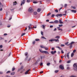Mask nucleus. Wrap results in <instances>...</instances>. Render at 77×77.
<instances>
[{"label":"nucleus","mask_w":77,"mask_h":77,"mask_svg":"<svg viewBox=\"0 0 77 77\" xmlns=\"http://www.w3.org/2000/svg\"><path fill=\"white\" fill-rule=\"evenodd\" d=\"M73 69L75 71L77 72V63H74L73 65Z\"/></svg>","instance_id":"1"},{"label":"nucleus","mask_w":77,"mask_h":77,"mask_svg":"<svg viewBox=\"0 0 77 77\" xmlns=\"http://www.w3.org/2000/svg\"><path fill=\"white\" fill-rule=\"evenodd\" d=\"M74 43H75V42H72L70 44L68 45L67 46H69V45H70L69 47V48H72V45L74 44Z\"/></svg>","instance_id":"2"},{"label":"nucleus","mask_w":77,"mask_h":77,"mask_svg":"<svg viewBox=\"0 0 77 77\" xmlns=\"http://www.w3.org/2000/svg\"><path fill=\"white\" fill-rule=\"evenodd\" d=\"M29 12L32 13V12H33V10L32 8H30L29 9Z\"/></svg>","instance_id":"3"},{"label":"nucleus","mask_w":77,"mask_h":77,"mask_svg":"<svg viewBox=\"0 0 77 77\" xmlns=\"http://www.w3.org/2000/svg\"><path fill=\"white\" fill-rule=\"evenodd\" d=\"M25 1H26V0H23V1H21V3L20 5L21 6H22L23 5H24L25 3Z\"/></svg>","instance_id":"4"},{"label":"nucleus","mask_w":77,"mask_h":77,"mask_svg":"<svg viewBox=\"0 0 77 77\" xmlns=\"http://www.w3.org/2000/svg\"><path fill=\"white\" fill-rule=\"evenodd\" d=\"M56 16L57 17H62V14H57L56 15Z\"/></svg>","instance_id":"5"},{"label":"nucleus","mask_w":77,"mask_h":77,"mask_svg":"<svg viewBox=\"0 0 77 77\" xmlns=\"http://www.w3.org/2000/svg\"><path fill=\"white\" fill-rule=\"evenodd\" d=\"M59 67L60 68V69H64V67H63V66H62V65H61Z\"/></svg>","instance_id":"6"},{"label":"nucleus","mask_w":77,"mask_h":77,"mask_svg":"<svg viewBox=\"0 0 77 77\" xmlns=\"http://www.w3.org/2000/svg\"><path fill=\"white\" fill-rule=\"evenodd\" d=\"M70 11H71V12H72L73 13H76V12H77V11H76V10H70Z\"/></svg>","instance_id":"7"},{"label":"nucleus","mask_w":77,"mask_h":77,"mask_svg":"<svg viewBox=\"0 0 77 77\" xmlns=\"http://www.w3.org/2000/svg\"><path fill=\"white\" fill-rule=\"evenodd\" d=\"M43 53L45 54H49V53L47 51H43Z\"/></svg>","instance_id":"8"},{"label":"nucleus","mask_w":77,"mask_h":77,"mask_svg":"<svg viewBox=\"0 0 77 77\" xmlns=\"http://www.w3.org/2000/svg\"><path fill=\"white\" fill-rule=\"evenodd\" d=\"M29 71H30V69H28L27 71H26L25 73V74H27Z\"/></svg>","instance_id":"9"},{"label":"nucleus","mask_w":77,"mask_h":77,"mask_svg":"<svg viewBox=\"0 0 77 77\" xmlns=\"http://www.w3.org/2000/svg\"><path fill=\"white\" fill-rule=\"evenodd\" d=\"M69 52L67 54L66 57H67L68 59H69Z\"/></svg>","instance_id":"10"},{"label":"nucleus","mask_w":77,"mask_h":77,"mask_svg":"<svg viewBox=\"0 0 77 77\" xmlns=\"http://www.w3.org/2000/svg\"><path fill=\"white\" fill-rule=\"evenodd\" d=\"M59 22L60 24H63V23L62 21V20H61V19H60L59 20Z\"/></svg>","instance_id":"11"},{"label":"nucleus","mask_w":77,"mask_h":77,"mask_svg":"<svg viewBox=\"0 0 77 77\" xmlns=\"http://www.w3.org/2000/svg\"><path fill=\"white\" fill-rule=\"evenodd\" d=\"M17 5V1H15L14 2H13V5Z\"/></svg>","instance_id":"12"},{"label":"nucleus","mask_w":77,"mask_h":77,"mask_svg":"<svg viewBox=\"0 0 77 77\" xmlns=\"http://www.w3.org/2000/svg\"><path fill=\"white\" fill-rule=\"evenodd\" d=\"M54 22L55 24H57V23H59V21H58V20H56L54 21Z\"/></svg>","instance_id":"13"},{"label":"nucleus","mask_w":77,"mask_h":77,"mask_svg":"<svg viewBox=\"0 0 77 77\" xmlns=\"http://www.w3.org/2000/svg\"><path fill=\"white\" fill-rule=\"evenodd\" d=\"M56 48H59V49L60 50H62V48H60V47L58 46H56Z\"/></svg>","instance_id":"14"},{"label":"nucleus","mask_w":77,"mask_h":77,"mask_svg":"<svg viewBox=\"0 0 77 77\" xmlns=\"http://www.w3.org/2000/svg\"><path fill=\"white\" fill-rule=\"evenodd\" d=\"M71 7L73 9H76V7L75 6H71Z\"/></svg>","instance_id":"15"},{"label":"nucleus","mask_w":77,"mask_h":77,"mask_svg":"<svg viewBox=\"0 0 77 77\" xmlns=\"http://www.w3.org/2000/svg\"><path fill=\"white\" fill-rule=\"evenodd\" d=\"M35 41H39L40 40L38 38H36L35 39Z\"/></svg>","instance_id":"16"},{"label":"nucleus","mask_w":77,"mask_h":77,"mask_svg":"<svg viewBox=\"0 0 77 77\" xmlns=\"http://www.w3.org/2000/svg\"><path fill=\"white\" fill-rule=\"evenodd\" d=\"M67 5H67V4H65L64 5V7L65 8H66V7L67 6Z\"/></svg>","instance_id":"17"},{"label":"nucleus","mask_w":77,"mask_h":77,"mask_svg":"<svg viewBox=\"0 0 77 77\" xmlns=\"http://www.w3.org/2000/svg\"><path fill=\"white\" fill-rule=\"evenodd\" d=\"M40 47H41V48H45V47H44L43 45H41L40 46Z\"/></svg>","instance_id":"18"},{"label":"nucleus","mask_w":77,"mask_h":77,"mask_svg":"<svg viewBox=\"0 0 77 77\" xmlns=\"http://www.w3.org/2000/svg\"><path fill=\"white\" fill-rule=\"evenodd\" d=\"M40 11H41V9H40V8L38 9L37 10V12H40Z\"/></svg>","instance_id":"19"},{"label":"nucleus","mask_w":77,"mask_h":77,"mask_svg":"<svg viewBox=\"0 0 77 77\" xmlns=\"http://www.w3.org/2000/svg\"><path fill=\"white\" fill-rule=\"evenodd\" d=\"M55 38H57V39H59L60 38V37L59 36H57L55 37Z\"/></svg>","instance_id":"20"},{"label":"nucleus","mask_w":77,"mask_h":77,"mask_svg":"<svg viewBox=\"0 0 77 77\" xmlns=\"http://www.w3.org/2000/svg\"><path fill=\"white\" fill-rule=\"evenodd\" d=\"M41 38H42L43 39H47V38H45V37H44V36H42Z\"/></svg>","instance_id":"21"},{"label":"nucleus","mask_w":77,"mask_h":77,"mask_svg":"<svg viewBox=\"0 0 77 77\" xmlns=\"http://www.w3.org/2000/svg\"><path fill=\"white\" fill-rule=\"evenodd\" d=\"M15 72H13L11 73V75H14V74H15Z\"/></svg>","instance_id":"22"},{"label":"nucleus","mask_w":77,"mask_h":77,"mask_svg":"<svg viewBox=\"0 0 77 77\" xmlns=\"http://www.w3.org/2000/svg\"><path fill=\"white\" fill-rule=\"evenodd\" d=\"M28 54V53H27V52H26L25 54V56H27Z\"/></svg>","instance_id":"23"},{"label":"nucleus","mask_w":77,"mask_h":77,"mask_svg":"<svg viewBox=\"0 0 77 77\" xmlns=\"http://www.w3.org/2000/svg\"><path fill=\"white\" fill-rule=\"evenodd\" d=\"M26 35V33H23L22 34L21 36H24V35Z\"/></svg>","instance_id":"24"},{"label":"nucleus","mask_w":77,"mask_h":77,"mask_svg":"<svg viewBox=\"0 0 77 77\" xmlns=\"http://www.w3.org/2000/svg\"><path fill=\"white\" fill-rule=\"evenodd\" d=\"M74 53H72L71 55V57H73V56H74Z\"/></svg>","instance_id":"25"},{"label":"nucleus","mask_w":77,"mask_h":77,"mask_svg":"<svg viewBox=\"0 0 77 77\" xmlns=\"http://www.w3.org/2000/svg\"><path fill=\"white\" fill-rule=\"evenodd\" d=\"M50 65V63H48L47 64V66H49Z\"/></svg>","instance_id":"26"},{"label":"nucleus","mask_w":77,"mask_h":77,"mask_svg":"<svg viewBox=\"0 0 77 77\" xmlns=\"http://www.w3.org/2000/svg\"><path fill=\"white\" fill-rule=\"evenodd\" d=\"M71 68H70V67H67V69H68V70H69Z\"/></svg>","instance_id":"27"},{"label":"nucleus","mask_w":77,"mask_h":77,"mask_svg":"<svg viewBox=\"0 0 77 77\" xmlns=\"http://www.w3.org/2000/svg\"><path fill=\"white\" fill-rule=\"evenodd\" d=\"M58 72H59V70H56L55 71V73H57Z\"/></svg>","instance_id":"28"},{"label":"nucleus","mask_w":77,"mask_h":77,"mask_svg":"<svg viewBox=\"0 0 77 77\" xmlns=\"http://www.w3.org/2000/svg\"><path fill=\"white\" fill-rule=\"evenodd\" d=\"M54 41V39H51L49 40V42L50 41L51 42H52V41Z\"/></svg>","instance_id":"29"},{"label":"nucleus","mask_w":77,"mask_h":77,"mask_svg":"<svg viewBox=\"0 0 77 77\" xmlns=\"http://www.w3.org/2000/svg\"><path fill=\"white\" fill-rule=\"evenodd\" d=\"M34 15H36L37 14V12H34Z\"/></svg>","instance_id":"30"},{"label":"nucleus","mask_w":77,"mask_h":77,"mask_svg":"<svg viewBox=\"0 0 77 77\" xmlns=\"http://www.w3.org/2000/svg\"><path fill=\"white\" fill-rule=\"evenodd\" d=\"M33 3L35 4L36 3H38V2H36V1H34L33 2Z\"/></svg>","instance_id":"31"},{"label":"nucleus","mask_w":77,"mask_h":77,"mask_svg":"<svg viewBox=\"0 0 77 77\" xmlns=\"http://www.w3.org/2000/svg\"><path fill=\"white\" fill-rule=\"evenodd\" d=\"M51 14V13H48V14L47 15V16H49V15H50Z\"/></svg>","instance_id":"32"},{"label":"nucleus","mask_w":77,"mask_h":77,"mask_svg":"<svg viewBox=\"0 0 77 77\" xmlns=\"http://www.w3.org/2000/svg\"><path fill=\"white\" fill-rule=\"evenodd\" d=\"M3 39H4V38H2V37H0V40H2Z\"/></svg>","instance_id":"33"},{"label":"nucleus","mask_w":77,"mask_h":77,"mask_svg":"<svg viewBox=\"0 0 77 77\" xmlns=\"http://www.w3.org/2000/svg\"><path fill=\"white\" fill-rule=\"evenodd\" d=\"M42 27H43V29H45V25H43L42 26Z\"/></svg>","instance_id":"34"},{"label":"nucleus","mask_w":77,"mask_h":77,"mask_svg":"<svg viewBox=\"0 0 77 77\" xmlns=\"http://www.w3.org/2000/svg\"><path fill=\"white\" fill-rule=\"evenodd\" d=\"M39 51H40V52H41V53H43V51H42V50H41V49H39Z\"/></svg>","instance_id":"35"},{"label":"nucleus","mask_w":77,"mask_h":77,"mask_svg":"<svg viewBox=\"0 0 77 77\" xmlns=\"http://www.w3.org/2000/svg\"><path fill=\"white\" fill-rule=\"evenodd\" d=\"M59 27H62V26H63V25L62 24L59 25Z\"/></svg>","instance_id":"36"},{"label":"nucleus","mask_w":77,"mask_h":77,"mask_svg":"<svg viewBox=\"0 0 77 77\" xmlns=\"http://www.w3.org/2000/svg\"><path fill=\"white\" fill-rule=\"evenodd\" d=\"M10 72H11V71H8V72H7L6 73L7 74H8V73H9Z\"/></svg>","instance_id":"37"},{"label":"nucleus","mask_w":77,"mask_h":77,"mask_svg":"<svg viewBox=\"0 0 77 77\" xmlns=\"http://www.w3.org/2000/svg\"><path fill=\"white\" fill-rule=\"evenodd\" d=\"M71 62V60H69L67 62V63H69Z\"/></svg>","instance_id":"38"},{"label":"nucleus","mask_w":77,"mask_h":77,"mask_svg":"<svg viewBox=\"0 0 77 77\" xmlns=\"http://www.w3.org/2000/svg\"><path fill=\"white\" fill-rule=\"evenodd\" d=\"M51 54H54V52H53V51H51Z\"/></svg>","instance_id":"39"},{"label":"nucleus","mask_w":77,"mask_h":77,"mask_svg":"<svg viewBox=\"0 0 77 77\" xmlns=\"http://www.w3.org/2000/svg\"><path fill=\"white\" fill-rule=\"evenodd\" d=\"M15 69L14 68H13L12 69V71H14V70H15Z\"/></svg>","instance_id":"40"},{"label":"nucleus","mask_w":77,"mask_h":77,"mask_svg":"<svg viewBox=\"0 0 77 77\" xmlns=\"http://www.w3.org/2000/svg\"><path fill=\"white\" fill-rule=\"evenodd\" d=\"M54 15H55L54 14H52L51 17H54Z\"/></svg>","instance_id":"41"},{"label":"nucleus","mask_w":77,"mask_h":77,"mask_svg":"<svg viewBox=\"0 0 77 77\" xmlns=\"http://www.w3.org/2000/svg\"><path fill=\"white\" fill-rule=\"evenodd\" d=\"M55 12H57V13L58 12V10H55Z\"/></svg>","instance_id":"42"},{"label":"nucleus","mask_w":77,"mask_h":77,"mask_svg":"<svg viewBox=\"0 0 77 77\" xmlns=\"http://www.w3.org/2000/svg\"><path fill=\"white\" fill-rule=\"evenodd\" d=\"M27 58H28V57H26L25 60H27Z\"/></svg>","instance_id":"43"},{"label":"nucleus","mask_w":77,"mask_h":77,"mask_svg":"<svg viewBox=\"0 0 77 77\" xmlns=\"http://www.w3.org/2000/svg\"><path fill=\"white\" fill-rule=\"evenodd\" d=\"M26 2L27 3H29L30 2V0H27Z\"/></svg>","instance_id":"44"},{"label":"nucleus","mask_w":77,"mask_h":77,"mask_svg":"<svg viewBox=\"0 0 77 77\" xmlns=\"http://www.w3.org/2000/svg\"><path fill=\"white\" fill-rule=\"evenodd\" d=\"M45 50H48V48H45Z\"/></svg>","instance_id":"45"},{"label":"nucleus","mask_w":77,"mask_h":77,"mask_svg":"<svg viewBox=\"0 0 77 77\" xmlns=\"http://www.w3.org/2000/svg\"><path fill=\"white\" fill-rule=\"evenodd\" d=\"M61 47H65V45H61Z\"/></svg>","instance_id":"46"},{"label":"nucleus","mask_w":77,"mask_h":77,"mask_svg":"<svg viewBox=\"0 0 77 77\" xmlns=\"http://www.w3.org/2000/svg\"><path fill=\"white\" fill-rule=\"evenodd\" d=\"M41 35H42V36H43V32L42 31H41Z\"/></svg>","instance_id":"47"},{"label":"nucleus","mask_w":77,"mask_h":77,"mask_svg":"<svg viewBox=\"0 0 77 77\" xmlns=\"http://www.w3.org/2000/svg\"><path fill=\"white\" fill-rule=\"evenodd\" d=\"M54 41H55L56 42H57L58 41H59V39H54Z\"/></svg>","instance_id":"48"},{"label":"nucleus","mask_w":77,"mask_h":77,"mask_svg":"<svg viewBox=\"0 0 77 77\" xmlns=\"http://www.w3.org/2000/svg\"><path fill=\"white\" fill-rule=\"evenodd\" d=\"M50 28H52V27H53V25H51L50 26Z\"/></svg>","instance_id":"49"},{"label":"nucleus","mask_w":77,"mask_h":77,"mask_svg":"<svg viewBox=\"0 0 77 77\" xmlns=\"http://www.w3.org/2000/svg\"><path fill=\"white\" fill-rule=\"evenodd\" d=\"M33 44H35V41H34L32 42Z\"/></svg>","instance_id":"50"},{"label":"nucleus","mask_w":77,"mask_h":77,"mask_svg":"<svg viewBox=\"0 0 77 77\" xmlns=\"http://www.w3.org/2000/svg\"><path fill=\"white\" fill-rule=\"evenodd\" d=\"M8 34L6 33H5L4 34V36H6V35H7Z\"/></svg>","instance_id":"51"},{"label":"nucleus","mask_w":77,"mask_h":77,"mask_svg":"<svg viewBox=\"0 0 77 77\" xmlns=\"http://www.w3.org/2000/svg\"><path fill=\"white\" fill-rule=\"evenodd\" d=\"M58 30H61V31H62V29H58Z\"/></svg>","instance_id":"52"},{"label":"nucleus","mask_w":77,"mask_h":77,"mask_svg":"<svg viewBox=\"0 0 77 77\" xmlns=\"http://www.w3.org/2000/svg\"><path fill=\"white\" fill-rule=\"evenodd\" d=\"M68 43H69V42H67V43H65V45H68Z\"/></svg>","instance_id":"53"},{"label":"nucleus","mask_w":77,"mask_h":77,"mask_svg":"<svg viewBox=\"0 0 77 77\" xmlns=\"http://www.w3.org/2000/svg\"><path fill=\"white\" fill-rule=\"evenodd\" d=\"M76 52V50H73V53H75Z\"/></svg>","instance_id":"54"},{"label":"nucleus","mask_w":77,"mask_h":77,"mask_svg":"<svg viewBox=\"0 0 77 77\" xmlns=\"http://www.w3.org/2000/svg\"><path fill=\"white\" fill-rule=\"evenodd\" d=\"M28 27H29V30L31 29L30 26H28Z\"/></svg>","instance_id":"55"},{"label":"nucleus","mask_w":77,"mask_h":77,"mask_svg":"<svg viewBox=\"0 0 77 77\" xmlns=\"http://www.w3.org/2000/svg\"><path fill=\"white\" fill-rule=\"evenodd\" d=\"M3 48V45H0V48Z\"/></svg>","instance_id":"56"},{"label":"nucleus","mask_w":77,"mask_h":77,"mask_svg":"<svg viewBox=\"0 0 77 77\" xmlns=\"http://www.w3.org/2000/svg\"><path fill=\"white\" fill-rule=\"evenodd\" d=\"M61 53L62 54H63V53H64V52L63 50H62L61 51Z\"/></svg>","instance_id":"57"},{"label":"nucleus","mask_w":77,"mask_h":77,"mask_svg":"<svg viewBox=\"0 0 77 77\" xmlns=\"http://www.w3.org/2000/svg\"><path fill=\"white\" fill-rule=\"evenodd\" d=\"M42 65H43V64H42V63H41L40 64V66H42Z\"/></svg>","instance_id":"58"},{"label":"nucleus","mask_w":77,"mask_h":77,"mask_svg":"<svg viewBox=\"0 0 77 77\" xmlns=\"http://www.w3.org/2000/svg\"><path fill=\"white\" fill-rule=\"evenodd\" d=\"M31 59V58H29V59L28 60V61H30V60Z\"/></svg>","instance_id":"59"},{"label":"nucleus","mask_w":77,"mask_h":77,"mask_svg":"<svg viewBox=\"0 0 77 77\" xmlns=\"http://www.w3.org/2000/svg\"><path fill=\"white\" fill-rule=\"evenodd\" d=\"M23 68H24V67H23V66H21V69H23Z\"/></svg>","instance_id":"60"},{"label":"nucleus","mask_w":77,"mask_h":77,"mask_svg":"<svg viewBox=\"0 0 77 77\" xmlns=\"http://www.w3.org/2000/svg\"><path fill=\"white\" fill-rule=\"evenodd\" d=\"M57 30L56 28H55V29L54 30V31H56V30Z\"/></svg>","instance_id":"61"},{"label":"nucleus","mask_w":77,"mask_h":77,"mask_svg":"<svg viewBox=\"0 0 77 77\" xmlns=\"http://www.w3.org/2000/svg\"><path fill=\"white\" fill-rule=\"evenodd\" d=\"M36 26H33V28H34V29H36Z\"/></svg>","instance_id":"62"},{"label":"nucleus","mask_w":77,"mask_h":77,"mask_svg":"<svg viewBox=\"0 0 77 77\" xmlns=\"http://www.w3.org/2000/svg\"><path fill=\"white\" fill-rule=\"evenodd\" d=\"M50 23H54V22H49Z\"/></svg>","instance_id":"63"},{"label":"nucleus","mask_w":77,"mask_h":77,"mask_svg":"<svg viewBox=\"0 0 77 77\" xmlns=\"http://www.w3.org/2000/svg\"><path fill=\"white\" fill-rule=\"evenodd\" d=\"M60 77H64V76L63 75H62Z\"/></svg>","instance_id":"64"}]
</instances>
